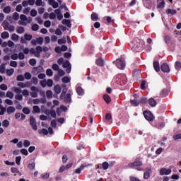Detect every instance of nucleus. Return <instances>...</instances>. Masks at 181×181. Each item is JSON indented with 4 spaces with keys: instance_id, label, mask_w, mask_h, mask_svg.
<instances>
[{
    "instance_id": "nucleus-43",
    "label": "nucleus",
    "mask_w": 181,
    "mask_h": 181,
    "mask_svg": "<svg viewBox=\"0 0 181 181\" xmlns=\"http://www.w3.org/2000/svg\"><path fill=\"white\" fill-rule=\"evenodd\" d=\"M21 160H22V156H17L16 158V165H21Z\"/></svg>"
},
{
    "instance_id": "nucleus-47",
    "label": "nucleus",
    "mask_w": 181,
    "mask_h": 181,
    "mask_svg": "<svg viewBox=\"0 0 181 181\" xmlns=\"http://www.w3.org/2000/svg\"><path fill=\"white\" fill-rule=\"evenodd\" d=\"M105 119H106V121H111L112 119V116L111 115L110 113L106 114Z\"/></svg>"
},
{
    "instance_id": "nucleus-57",
    "label": "nucleus",
    "mask_w": 181,
    "mask_h": 181,
    "mask_svg": "<svg viewBox=\"0 0 181 181\" xmlns=\"http://www.w3.org/2000/svg\"><path fill=\"white\" fill-rule=\"evenodd\" d=\"M0 88H1V90H3L4 91H6V90H8V86L3 83L0 86Z\"/></svg>"
},
{
    "instance_id": "nucleus-5",
    "label": "nucleus",
    "mask_w": 181,
    "mask_h": 181,
    "mask_svg": "<svg viewBox=\"0 0 181 181\" xmlns=\"http://www.w3.org/2000/svg\"><path fill=\"white\" fill-rule=\"evenodd\" d=\"M134 47L133 49L135 52H141L142 50V46H141V43L136 42V40H134L133 41Z\"/></svg>"
},
{
    "instance_id": "nucleus-58",
    "label": "nucleus",
    "mask_w": 181,
    "mask_h": 181,
    "mask_svg": "<svg viewBox=\"0 0 181 181\" xmlns=\"http://www.w3.org/2000/svg\"><path fill=\"white\" fill-rule=\"evenodd\" d=\"M52 69L55 71H59V69H60V67L59 66V65H57V64H54L52 65Z\"/></svg>"
},
{
    "instance_id": "nucleus-10",
    "label": "nucleus",
    "mask_w": 181,
    "mask_h": 181,
    "mask_svg": "<svg viewBox=\"0 0 181 181\" xmlns=\"http://www.w3.org/2000/svg\"><path fill=\"white\" fill-rule=\"evenodd\" d=\"M165 13H167V15H176V13H177V11L172 8H168L167 10H165Z\"/></svg>"
},
{
    "instance_id": "nucleus-45",
    "label": "nucleus",
    "mask_w": 181,
    "mask_h": 181,
    "mask_svg": "<svg viewBox=\"0 0 181 181\" xmlns=\"http://www.w3.org/2000/svg\"><path fill=\"white\" fill-rule=\"evenodd\" d=\"M4 13H11V6H6L4 8Z\"/></svg>"
},
{
    "instance_id": "nucleus-25",
    "label": "nucleus",
    "mask_w": 181,
    "mask_h": 181,
    "mask_svg": "<svg viewBox=\"0 0 181 181\" xmlns=\"http://www.w3.org/2000/svg\"><path fill=\"white\" fill-rule=\"evenodd\" d=\"M11 39L14 41V42H18V40H19V35H18L17 34H12L11 35Z\"/></svg>"
},
{
    "instance_id": "nucleus-21",
    "label": "nucleus",
    "mask_w": 181,
    "mask_h": 181,
    "mask_svg": "<svg viewBox=\"0 0 181 181\" xmlns=\"http://www.w3.org/2000/svg\"><path fill=\"white\" fill-rule=\"evenodd\" d=\"M96 64L100 67H104V61L103 60V59H98L96 60Z\"/></svg>"
},
{
    "instance_id": "nucleus-33",
    "label": "nucleus",
    "mask_w": 181,
    "mask_h": 181,
    "mask_svg": "<svg viewBox=\"0 0 181 181\" xmlns=\"http://www.w3.org/2000/svg\"><path fill=\"white\" fill-rule=\"evenodd\" d=\"M17 81H25V76L22 74L18 75L17 76Z\"/></svg>"
},
{
    "instance_id": "nucleus-1",
    "label": "nucleus",
    "mask_w": 181,
    "mask_h": 181,
    "mask_svg": "<svg viewBox=\"0 0 181 181\" xmlns=\"http://www.w3.org/2000/svg\"><path fill=\"white\" fill-rule=\"evenodd\" d=\"M2 26L4 29V30H8L9 32H15V27L13 25H11L8 23L6 21H4L2 23Z\"/></svg>"
},
{
    "instance_id": "nucleus-3",
    "label": "nucleus",
    "mask_w": 181,
    "mask_h": 181,
    "mask_svg": "<svg viewBox=\"0 0 181 181\" xmlns=\"http://www.w3.org/2000/svg\"><path fill=\"white\" fill-rule=\"evenodd\" d=\"M116 66L120 70H124L125 68V61L124 59H119L116 60Z\"/></svg>"
},
{
    "instance_id": "nucleus-30",
    "label": "nucleus",
    "mask_w": 181,
    "mask_h": 181,
    "mask_svg": "<svg viewBox=\"0 0 181 181\" xmlns=\"http://www.w3.org/2000/svg\"><path fill=\"white\" fill-rule=\"evenodd\" d=\"M157 8H158L163 9V8H165V1L163 0L161 2H160V3L157 5Z\"/></svg>"
},
{
    "instance_id": "nucleus-34",
    "label": "nucleus",
    "mask_w": 181,
    "mask_h": 181,
    "mask_svg": "<svg viewBox=\"0 0 181 181\" xmlns=\"http://www.w3.org/2000/svg\"><path fill=\"white\" fill-rule=\"evenodd\" d=\"M6 71V69H5V64H2L0 66V73H1V74H5Z\"/></svg>"
},
{
    "instance_id": "nucleus-2",
    "label": "nucleus",
    "mask_w": 181,
    "mask_h": 181,
    "mask_svg": "<svg viewBox=\"0 0 181 181\" xmlns=\"http://www.w3.org/2000/svg\"><path fill=\"white\" fill-rule=\"evenodd\" d=\"M29 122L33 131H37V122H36L35 117L30 116L29 118Z\"/></svg>"
},
{
    "instance_id": "nucleus-16",
    "label": "nucleus",
    "mask_w": 181,
    "mask_h": 181,
    "mask_svg": "<svg viewBox=\"0 0 181 181\" xmlns=\"http://www.w3.org/2000/svg\"><path fill=\"white\" fill-rule=\"evenodd\" d=\"M64 98L65 103H71V95L70 93H67Z\"/></svg>"
},
{
    "instance_id": "nucleus-20",
    "label": "nucleus",
    "mask_w": 181,
    "mask_h": 181,
    "mask_svg": "<svg viewBox=\"0 0 181 181\" xmlns=\"http://www.w3.org/2000/svg\"><path fill=\"white\" fill-rule=\"evenodd\" d=\"M54 88L57 94H60V93H62V86H60V85H56Z\"/></svg>"
},
{
    "instance_id": "nucleus-14",
    "label": "nucleus",
    "mask_w": 181,
    "mask_h": 181,
    "mask_svg": "<svg viewBox=\"0 0 181 181\" xmlns=\"http://www.w3.org/2000/svg\"><path fill=\"white\" fill-rule=\"evenodd\" d=\"M76 93L78 95L83 96L84 95V89H83V88H81V86H78L76 88Z\"/></svg>"
},
{
    "instance_id": "nucleus-26",
    "label": "nucleus",
    "mask_w": 181,
    "mask_h": 181,
    "mask_svg": "<svg viewBox=\"0 0 181 181\" xmlns=\"http://www.w3.org/2000/svg\"><path fill=\"white\" fill-rule=\"evenodd\" d=\"M23 112L26 115H29L30 114V110L28 107H25L23 108Z\"/></svg>"
},
{
    "instance_id": "nucleus-15",
    "label": "nucleus",
    "mask_w": 181,
    "mask_h": 181,
    "mask_svg": "<svg viewBox=\"0 0 181 181\" xmlns=\"http://www.w3.org/2000/svg\"><path fill=\"white\" fill-rule=\"evenodd\" d=\"M40 107L37 105H35L33 107V114H40Z\"/></svg>"
},
{
    "instance_id": "nucleus-24",
    "label": "nucleus",
    "mask_w": 181,
    "mask_h": 181,
    "mask_svg": "<svg viewBox=\"0 0 181 181\" xmlns=\"http://www.w3.org/2000/svg\"><path fill=\"white\" fill-rule=\"evenodd\" d=\"M102 168H103V170H107V169H108V168H110V164L107 161L103 162L102 163Z\"/></svg>"
},
{
    "instance_id": "nucleus-40",
    "label": "nucleus",
    "mask_w": 181,
    "mask_h": 181,
    "mask_svg": "<svg viewBox=\"0 0 181 181\" xmlns=\"http://www.w3.org/2000/svg\"><path fill=\"white\" fill-rule=\"evenodd\" d=\"M62 83H70V78H69V76H64L62 78Z\"/></svg>"
},
{
    "instance_id": "nucleus-29",
    "label": "nucleus",
    "mask_w": 181,
    "mask_h": 181,
    "mask_svg": "<svg viewBox=\"0 0 181 181\" xmlns=\"http://www.w3.org/2000/svg\"><path fill=\"white\" fill-rule=\"evenodd\" d=\"M14 72H15V69H13V68H11V69L6 70V74L8 76H12V74H13Z\"/></svg>"
},
{
    "instance_id": "nucleus-31",
    "label": "nucleus",
    "mask_w": 181,
    "mask_h": 181,
    "mask_svg": "<svg viewBox=\"0 0 181 181\" xmlns=\"http://www.w3.org/2000/svg\"><path fill=\"white\" fill-rule=\"evenodd\" d=\"M66 43H67V40H66V38H62L58 40L59 45H64Z\"/></svg>"
},
{
    "instance_id": "nucleus-28",
    "label": "nucleus",
    "mask_w": 181,
    "mask_h": 181,
    "mask_svg": "<svg viewBox=\"0 0 181 181\" xmlns=\"http://www.w3.org/2000/svg\"><path fill=\"white\" fill-rule=\"evenodd\" d=\"M130 103L134 107H138V105H139V102L136 100H130Z\"/></svg>"
},
{
    "instance_id": "nucleus-60",
    "label": "nucleus",
    "mask_w": 181,
    "mask_h": 181,
    "mask_svg": "<svg viewBox=\"0 0 181 181\" xmlns=\"http://www.w3.org/2000/svg\"><path fill=\"white\" fill-rule=\"evenodd\" d=\"M47 86L48 87H52L53 86V80L48 79L47 81Z\"/></svg>"
},
{
    "instance_id": "nucleus-56",
    "label": "nucleus",
    "mask_w": 181,
    "mask_h": 181,
    "mask_svg": "<svg viewBox=\"0 0 181 181\" xmlns=\"http://www.w3.org/2000/svg\"><path fill=\"white\" fill-rule=\"evenodd\" d=\"M13 19H14V21H18V19H19V13L15 12L13 14Z\"/></svg>"
},
{
    "instance_id": "nucleus-11",
    "label": "nucleus",
    "mask_w": 181,
    "mask_h": 181,
    "mask_svg": "<svg viewBox=\"0 0 181 181\" xmlns=\"http://www.w3.org/2000/svg\"><path fill=\"white\" fill-rule=\"evenodd\" d=\"M62 25H65V26H67V28H71V21L70 20L63 19Z\"/></svg>"
},
{
    "instance_id": "nucleus-61",
    "label": "nucleus",
    "mask_w": 181,
    "mask_h": 181,
    "mask_svg": "<svg viewBox=\"0 0 181 181\" xmlns=\"http://www.w3.org/2000/svg\"><path fill=\"white\" fill-rule=\"evenodd\" d=\"M6 97H8V98H13V93L8 91L6 93Z\"/></svg>"
},
{
    "instance_id": "nucleus-13",
    "label": "nucleus",
    "mask_w": 181,
    "mask_h": 181,
    "mask_svg": "<svg viewBox=\"0 0 181 181\" xmlns=\"http://www.w3.org/2000/svg\"><path fill=\"white\" fill-rule=\"evenodd\" d=\"M153 67L157 73L160 71V67L159 66V62H157V61L154 62Z\"/></svg>"
},
{
    "instance_id": "nucleus-38",
    "label": "nucleus",
    "mask_w": 181,
    "mask_h": 181,
    "mask_svg": "<svg viewBox=\"0 0 181 181\" xmlns=\"http://www.w3.org/2000/svg\"><path fill=\"white\" fill-rule=\"evenodd\" d=\"M2 125L3 127H5V128H8V127H9V121H8V119L4 120L2 122Z\"/></svg>"
},
{
    "instance_id": "nucleus-23",
    "label": "nucleus",
    "mask_w": 181,
    "mask_h": 181,
    "mask_svg": "<svg viewBox=\"0 0 181 181\" xmlns=\"http://www.w3.org/2000/svg\"><path fill=\"white\" fill-rule=\"evenodd\" d=\"M16 109L13 106H10L7 108V113L10 115V114H13L15 112Z\"/></svg>"
},
{
    "instance_id": "nucleus-9",
    "label": "nucleus",
    "mask_w": 181,
    "mask_h": 181,
    "mask_svg": "<svg viewBox=\"0 0 181 181\" xmlns=\"http://www.w3.org/2000/svg\"><path fill=\"white\" fill-rule=\"evenodd\" d=\"M146 172H145L144 174V179L145 180L149 179V177H151V172H152V170L149 168H146Z\"/></svg>"
},
{
    "instance_id": "nucleus-8",
    "label": "nucleus",
    "mask_w": 181,
    "mask_h": 181,
    "mask_svg": "<svg viewBox=\"0 0 181 181\" xmlns=\"http://www.w3.org/2000/svg\"><path fill=\"white\" fill-rule=\"evenodd\" d=\"M129 168H136L137 166H142V161L136 160L133 163L128 164Z\"/></svg>"
},
{
    "instance_id": "nucleus-46",
    "label": "nucleus",
    "mask_w": 181,
    "mask_h": 181,
    "mask_svg": "<svg viewBox=\"0 0 181 181\" xmlns=\"http://www.w3.org/2000/svg\"><path fill=\"white\" fill-rule=\"evenodd\" d=\"M66 93H67V88H64L62 90V93L61 94V98H64V96L66 95Z\"/></svg>"
},
{
    "instance_id": "nucleus-52",
    "label": "nucleus",
    "mask_w": 181,
    "mask_h": 181,
    "mask_svg": "<svg viewBox=\"0 0 181 181\" xmlns=\"http://www.w3.org/2000/svg\"><path fill=\"white\" fill-rule=\"evenodd\" d=\"M21 152L23 155H25V156H28V155H29V153L28 152V150L26 148L21 149Z\"/></svg>"
},
{
    "instance_id": "nucleus-6",
    "label": "nucleus",
    "mask_w": 181,
    "mask_h": 181,
    "mask_svg": "<svg viewBox=\"0 0 181 181\" xmlns=\"http://www.w3.org/2000/svg\"><path fill=\"white\" fill-rule=\"evenodd\" d=\"M160 69L163 73H170V68L169 67V65L166 63H163L160 66Z\"/></svg>"
},
{
    "instance_id": "nucleus-18",
    "label": "nucleus",
    "mask_w": 181,
    "mask_h": 181,
    "mask_svg": "<svg viewBox=\"0 0 181 181\" xmlns=\"http://www.w3.org/2000/svg\"><path fill=\"white\" fill-rule=\"evenodd\" d=\"M90 18L93 22H96V21H98V14L97 13H92Z\"/></svg>"
},
{
    "instance_id": "nucleus-48",
    "label": "nucleus",
    "mask_w": 181,
    "mask_h": 181,
    "mask_svg": "<svg viewBox=\"0 0 181 181\" xmlns=\"http://www.w3.org/2000/svg\"><path fill=\"white\" fill-rule=\"evenodd\" d=\"M51 25H52V22H50V21H46L44 23V26H45V28H50Z\"/></svg>"
},
{
    "instance_id": "nucleus-39",
    "label": "nucleus",
    "mask_w": 181,
    "mask_h": 181,
    "mask_svg": "<svg viewBox=\"0 0 181 181\" xmlns=\"http://www.w3.org/2000/svg\"><path fill=\"white\" fill-rule=\"evenodd\" d=\"M24 76H25V78L26 80H30V78H32V74H30V73H29V72H26V73L24 74Z\"/></svg>"
},
{
    "instance_id": "nucleus-51",
    "label": "nucleus",
    "mask_w": 181,
    "mask_h": 181,
    "mask_svg": "<svg viewBox=\"0 0 181 181\" xmlns=\"http://www.w3.org/2000/svg\"><path fill=\"white\" fill-rule=\"evenodd\" d=\"M51 127H52V128H57V122H56V120H52Z\"/></svg>"
},
{
    "instance_id": "nucleus-4",
    "label": "nucleus",
    "mask_w": 181,
    "mask_h": 181,
    "mask_svg": "<svg viewBox=\"0 0 181 181\" xmlns=\"http://www.w3.org/2000/svg\"><path fill=\"white\" fill-rule=\"evenodd\" d=\"M144 115L147 121H153L155 119V117L151 112L145 111L144 112Z\"/></svg>"
},
{
    "instance_id": "nucleus-53",
    "label": "nucleus",
    "mask_w": 181,
    "mask_h": 181,
    "mask_svg": "<svg viewBox=\"0 0 181 181\" xmlns=\"http://www.w3.org/2000/svg\"><path fill=\"white\" fill-rule=\"evenodd\" d=\"M24 39H25V40L30 41L32 39V35L25 34Z\"/></svg>"
},
{
    "instance_id": "nucleus-49",
    "label": "nucleus",
    "mask_w": 181,
    "mask_h": 181,
    "mask_svg": "<svg viewBox=\"0 0 181 181\" xmlns=\"http://www.w3.org/2000/svg\"><path fill=\"white\" fill-rule=\"evenodd\" d=\"M71 66V64H70V62L69 61H66L64 64H63V67L64 69H67L69 67Z\"/></svg>"
},
{
    "instance_id": "nucleus-37",
    "label": "nucleus",
    "mask_w": 181,
    "mask_h": 181,
    "mask_svg": "<svg viewBox=\"0 0 181 181\" xmlns=\"http://www.w3.org/2000/svg\"><path fill=\"white\" fill-rule=\"evenodd\" d=\"M175 67L176 70H180L181 69V62H176L175 64Z\"/></svg>"
},
{
    "instance_id": "nucleus-19",
    "label": "nucleus",
    "mask_w": 181,
    "mask_h": 181,
    "mask_svg": "<svg viewBox=\"0 0 181 181\" xmlns=\"http://www.w3.org/2000/svg\"><path fill=\"white\" fill-rule=\"evenodd\" d=\"M86 165H81L79 168L76 169L74 173H76V175H80V173H81V170H84V168H86Z\"/></svg>"
},
{
    "instance_id": "nucleus-32",
    "label": "nucleus",
    "mask_w": 181,
    "mask_h": 181,
    "mask_svg": "<svg viewBox=\"0 0 181 181\" xmlns=\"http://www.w3.org/2000/svg\"><path fill=\"white\" fill-rule=\"evenodd\" d=\"M34 70H35L37 73H42V71H43V66H39L36 68H34Z\"/></svg>"
},
{
    "instance_id": "nucleus-41",
    "label": "nucleus",
    "mask_w": 181,
    "mask_h": 181,
    "mask_svg": "<svg viewBox=\"0 0 181 181\" xmlns=\"http://www.w3.org/2000/svg\"><path fill=\"white\" fill-rule=\"evenodd\" d=\"M46 74L47 76H49V77H52V76H53V71H52L50 69H48L46 71Z\"/></svg>"
},
{
    "instance_id": "nucleus-64",
    "label": "nucleus",
    "mask_w": 181,
    "mask_h": 181,
    "mask_svg": "<svg viewBox=\"0 0 181 181\" xmlns=\"http://www.w3.org/2000/svg\"><path fill=\"white\" fill-rule=\"evenodd\" d=\"M173 139H175V141H177V139H181V134L173 136Z\"/></svg>"
},
{
    "instance_id": "nucleus-62",
    "label": "nucleus",
    "mask_w": 181,
    "mask_h": 181,
    "mask_svg": "<svg viewBox=\"0 0 181 181\" xmlns=\"http://www.w3.org/2000/svg\"><path fill=\"white\" fill-rule=\"evenodd\" d=\"M19 60H23L25 59V54L23 52H20L18 55Z\"/></svg>"
},
{
    "instance_id": "nucleus-35",
    "label": "nucleus",
    "mask_w": 181,
    "mask_h": 181,
    "mask_svg": "<svg viewBox=\"0 0 181 181\" xmlns=\"http://www.w3.org/2000/svg\"><path fill=\"white\" fill-rule=\"evenodd\" d=\"M46 95L47 98H52L53 97V93L52 90H49L46 92Z\"/></svg>"
},
{
    "instance_id": "nucleus-55",
    "label": "nucleus",
    "mask_w": 181,
    "mask_h": 181,
    "mask_svg": "<svg viewBox=\"0 0 181 181\" xmlns=\"http://www.w3.org/2000/svg\"><path fill=\"white\" fill-rule=\"evenodd\" d=\"M10 66L11 67H18V62H16V61H11L10 62Z\"/></svg>"
},
{
    "instance_id": "nucleus-36",
    "label": "nucleus",
    "mask_w": 181,
    "mask_h": 181,
    "mask_svg": "<svg viewBox=\"0 0 181 181\" xmlns=\"http://www.w3.org/2000/svg\"><path fill=\"white\" fill-rule=\"evenodd\" d=\"M16 32L19 34L23 33L25 32V28L23 27H18L16 30Z\"/></svg>"
},
{
    "instance_id": "nucleus-12",
    "label": "nucleus",
    "mask_w": 181,
    "mask_h": 181,
    "mask_svg": "<svg viewBox=\"0 0 181 181\" xmlns=\"http://www.w3.org/2000/svg\"><path fill=\"white\" fill-rule=\"evenodd\" d=\"M148 104L151 105V107H156L158 103H156V100H155L153 98H151L148 99Z\"/></svg>"
},
{
    "instance_id": "nucleus-63",
    "label": "nucleus",
    "mask_w": 181,
    "mask_h": 181,
    "mask_svg": "<svg viewBox=\"0 0 181 181\" xmlns=\"http://www.w3.org/2000/svg\"><path fill=\"white\" fill-rule=\"evenodd\" d=\"M37 43L38 45H42V44H43V37H39L37 39Z\"/></svg>"
},
{
    "instance_id": "nucleus-42",
    "label": "nucleus",
    "mask_w": 181,
    "mask_h": 181,
    "mask_svg": "<svg viewBox=\"0 0 181 181\" xmlns=\"http://www.w3.org/2000/svg\"><path fill=\"white\" fill-rule=\"evenodd\" d=\"M36 164L35 163H30L28 164V169H30V170H33Z\"/></svg>"
},
{
    "instance_id": "nucleus-7",
    "label": "nucleus",
    "mask_w": 181,
    "mask_h": 181,
    "mask_svg": "<svg viewBox=\"0 0 181 181\" xmlns=\"http://www.w3.org/2000/svg\"><path fill=\"white\" fill-rule=\"evenodd\" d=\"M171 173H172V170L171 169H168V168H163L160 170V175L161 176H163L165 175H170Z\"/></svg>"
},
{
    "instance_id": "nucleus-22",
    "label": "nucleus",
    "mask_w": 181,
    "mask_h": 181,
    "mask_svg": "<svg viewBox=\"0 0 181 181\" xmlns=\"http://www.w3.org/2000/svg\"><path fill=\"white\" fill-rule=\"evenodd\" d=\"M38 134H40V135H48L49 131L46 129H39Z\"/></svg>"
},
{
    "instance_id": "nucleus-17",
    "label": "nucleus",
    "mask_w": 181,
    "mask_h": 181,
    "mask_svg": "<svg viewBox=\"0 0 181 181\" xmlns=\"http://www.w3.org/2000/svg\"><path fill=\"white\" fill-rule=\"evenodd\" d=\"M103 99L107 104H110V103H111V97H110L108 94H105L103 95Z\"/></svg>"
},
{
    "instance_id": "nucleus-59",
    "label": "nucleus",
    "mask_w": 181,
    "mask_h": 181,
    "mask_svg": "<svg viewBox=\"0 0 181 181\" xmlns=\"http://www.w3.org/2000/svg\"><path fill=\"white\" fill-rule=\"evenodd\" d=\"M29 64H30V66H35L36 65V59H30Z\"/></svg>"
},
{
    "instance_id": "nucleus-50",
    "label": "nucleus",
    "mask_w": 181,
    "mask_h": 181,
    "mask_svg": "<svg viewBox=\"0 0 181 181\" xmlns=\"http://www.w3.org/2000/svg\"><path fill=\"white\" fill-rule=\"evenodd\" d=\"M32 30H33L34 32H36V30H39V25L37 24L33 25Z\"/></svg>"
},
{
    "instance_id": "nucleus-27",
    "label": "nucleus",
    "mask_w": 181,
    "mask_h": 181,
    "mask_svg": "<svg viewBox=\"0 0 181 181\" xmlns=\"http://www.w3.org/2000/svg\"><path fill=\"white\" fill-rule=\"evenodd\" d=\"M2 39H8L9 37V33L4 31L1 33Z\"/></svg>"
},
{
    "instance_id": "nucleus-54",
    "label": "nucleus",
    "mask_w": 181,
    "mask_h": 181,
    "mask_svg": "<svg viewBox=\"0 0 181 181\" xmlns=\"http://www.w3.org/2000/svg\"><path fill=\"white\" fill-rule=\"evenodd\" d=\"M23 145H24L25 148H28V147L30 146V141H29V140H25Z\"/></svg>"
},
{
    "instance_id": "nucleus-44",
    "label": "nucleus",
    "mask_w": 181,
    "mask_h": 181,
    "mask_svg": "<svg viewBox=\"0 0 181 181\" xmlns=\"http://www.w3.org/2000/svg\"><path fill=\"white\" fill-rule=\"evenodd\" d=\"M16 100H18V101H22L23 100V95L21 94L16 95L15 96Z\"/></svg>"
}]
</instances>
